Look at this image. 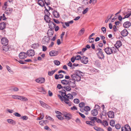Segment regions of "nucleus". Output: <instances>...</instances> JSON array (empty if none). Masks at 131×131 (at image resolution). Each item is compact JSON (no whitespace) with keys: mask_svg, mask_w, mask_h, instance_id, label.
<instances>
[{"mask_svg":"<svg viewBox=\"0 0 131 131\" xmlns=\"http://www.w3.org/2000/svg\"><path fill=\"white\" fill-rule=\"evenodd\" d=\"M58 96L62 101H64L66 104L69 106H70L71 105L72 103L69 100L70 99H73V96L71 94H67L66 97H64V100L60 95L58 94Z\"/></svg>","mask_w":131,"mask_h":131,"instance_id":"1","label":"nucleus"},{"mask_svg":"<svg viewBox=\"0 0 131 131\" xmlns=\"http://www.w3.org/2000/svg\"><path fill=\"white\" fill-rule=\"evenodd\" d=\"M83 73L79 71H76L74 74L71 75V79L75 81H79L80 80Z\"/></svg>","mask_w":131,"mask_h":131,"instance_id":"2","label":"nucleus"},{"mask_svg":"<svg viewBox=\"0 0 131 131\" xmlns=\"http://www.w3.org/2000/svg\"><path fill=\"white\" fill-rule=\"evenodd\" d=\"M104 51L105 53L108 55L114 53H115L117 52V49L114 47H108L104 49Z\"/></svg>","mask_w":131,"mask_h":131,"instance_id":"3","label":"nucleus"},{"mask_svg":"<svg viewBox=\"0 0 131 131\" xmlns=\"http://www.w3.org/2000/svg\"><path fill=\"white\" fill-rule=\"evenodd\" d=\"M12 97L13 99H18L21 101L26 102L28 100V99L27 98L21 96L13 95H12Z\"/></svg>","mask_w":131,"mask_h":131,"instance_id":"4","label":"nucleus"},{"mask_svg":"<svg viewBox=\"0 0 131 131\" xmlns=\"http://www.w3.org/2000/svg\"><path fill=\"white\" fill-rule=\"evenodd\" d=\"M44 7L45 9V11H46L47 13L44 16V19L47 23H49L51 21V19L49 17V16L50 15V13L48 12V10L47 9L46 6H45Z\"/></svg>","mask_w":131,"mask_h":131,"instance_id":"5","label":"nucleus"},{"mask_svg":"<svg viewBox=\"0 0 131 131\" xmlns=\"http://www.w3.org/2000/svg\"><path fill=\"white\" fill-rule=\"evenodd\" d=\"M98 52L97 53L98 57L100 59H103L104 57V56L103 53L102 49H97Z\"/></svg>","mask_w":131,"mask_h":131,"instance_id":"6","label":"nucleus"},{"mask_svg":"<svg viewBox=\"0 0 131 131\" xmlns=\"http://www.w3.org/2000/svg\"><path fill=\"white\" fill-rule=\"evenodd\" d=\"M50 38L47 36H45L42 38V43L45 44H47L49 42Z\"/></svg>","mask_w":131,"mask_h":131,"instance_id":"7","label":"nucleus"},{"mask_svg":"<svg viewBox=\"0 0 131 131\" xmlns=\"http://www.w3.org/2000/svg\"><path fill=\"white\" fill-rule=\"evenodd\" d=\"M75 81L70 79H69V85L70 87L74 88L76 86Z\"/></svg>","mask_w":131,"mask_h":131,"instance_id":"8","label":"nucleus"},{"mask_svg":"<svg viewBox=\"0 0 131 131\" xmlns=\"http://www.w3.org/2000/svg\"><path fill=\"white\" fill-rule=\"evenodd\" d=\"M122 131H131L130 126L128 124L125 125L124 127H122L121 128Z\"/></svg>","mask_w":131,"mask_h":131,"instance_id":"9","label":"nucleus"},{"mask_svg":"<svg viewBox=\"0 0 131 131\" xmlns=\"http://www.w3.org/2000/svg\"><path fill=\"white\" fill-rule=\"evenodd\" d=\"M45 79L43 77L39 78L35 80L36 82L40 83H44L45 82Z\"/></svg>","mask_w":131,"mask_h":131,"instance_id":"10","label":"nucleus"},{"mask_svg":"<svg viewBox=\"0 0 131 131\" xmlns=\"http://www.w3.org/2000/svg\"><path fill=\"white\" fill-rule=\"evenodd\" d=\"M35 52L34 50L32 49L29 50L27 52V55L29 57H32L34 56Z\"/></svg>","mask_w":131,"mask_h":131,"instance_id":"11","label":"nucleus"},{"mask_svg":"<svg viewBox=\"0 0 131 131\" xmlns=\"http://www.w3.org/2000/svg\"><path fill=\"white\" fill-rule=\"evenodd\" d=\"M122 43L120 41H117L115 45L114 46L115 48L117 49V52L119 50L118 48L122 46Z\"/></svg>","mask_w":131,"mask_h":131,"instance_id":"12","label":"nucleus"},{"mask_svg":"<svg viewBox=\"0 0 131 131\" xmlns=\"http://www.w3.org/2000/svg\"><path fill=\"white\" fill-rule=\"evenodd\" d=\"M27 56V54L24 52H21L19 54V57L20 59H24Z\"/></svg>","mask_w":131,"mask_h":131,"instance_id":"13","label":"nucleus"},{"mask_svg":"<svg viewBox=\"0 0 131 131\" xmlns=\"http://www.w3.org/2000/svg\"><path fill=\"white\" fill-rule=\"evenodd\" d=\"M81 61L82 63L86 64L88 62V58L85 56L82 57Z\"/></svg>","mask_w":131,"mask_h":131,"instance_id":"14","label":"nucleus"},{"mask_svg":"<svg viewBox=\"0 0 131 131\" xmlns=\"http://www.w3.org/2000/svg\"><path fill=\"white\" fill-rule=\"evenodd\" d=\"M63 117H64L65 119L67 120H69L70 119L71 115L70 114L68 113L65 112L63 114Z\"/></svg>","mask_w":131,"mask_h":131,"instance_id":"15","label":"nucleus"},{"mask_svg":"<svg viewBox=\"0 0 131 131\" xmlns=\"http://www.w3.org/2000/svg\"><path fill=\"white\" fill-rule=\"evenodd\" d=\"M58 52L57 51L52 50L49 52V55L50 56H55L58 54Z\"/></svg>","mask_w":131,"mask_h":131,"instance_id":"16","label":"nucleus"},{"mask_svg":"<svg viewBox=\"0 0 131 131\" xmlns=\"http://www.w3.org/2000/svg\"><path fill=\"white\" fill-rule=\"evenodd\" d=\"M1 42L4 45H7L8 43V40L7 38H4L1 40Z\"/></svg>","mask_w":131,"mask_h":131,"instance_id":"17","label":"nucleus"},{"mask_svg":"<svg viewBox=\"0 0 131 131\" xmlns=\"http://www.w3.org/2000/svg\"><path fill=\"white\" fill-rule=\"evenodd\" d=\"M48 25L49 28L50 29H53L55 27L56 24L51 21H50Z\"/></svg>","mask_w":131,"mask_h":131,"instance_id":"18","label":"nucleus"},{"mask_svg":"<svg viewBox=\"0 0 131 131\" xmlns=\"http://www.w3.org/2000/svg\"><path fill=\"white\" fill-rule=\"evenodd\" d=\"M131 25L130 22L127 21L125 22L123 24V26L125 28H128L130 27Z\"/></svg>","mask_w":131,"mask_h":131,"instance_id":"19","label":"nucleus"},{"mask_svg":"<svg viewBox=\"0 0 131 131\" xmlns=\"http://www.w3.org/2000/svg\"><path fill=\"white\" fill-rule=\"evenodd\" d=\"M54 31L53 29H50L48 30L47 33V35H48V37H49L53 35Z\"/></svg>","mask_w":131,"mask_h":131,"instance_id":"20","label":"nucleus"},{"mask_svg":"<svg viewBox=\"0 0 131 131\" xmlns=\"http://www.w3.org/2000/svg\"><path fill=\"white\" fill-rule=\"evenodd\" d=\"M107 115L108 117L109 118H112L114 117V113L113 111H109L108 112Z\"/></svg>","mask_w":131,"mask_h":131,"instance_id":"21","label":"nucleus"},{"mask_svg":"<svg viewBox=\"0 0 131 131\" xmlns=\"http://www.w3.org/2000/svg\"><path fill=\"white\" fill-rule=\"evenodd\" d=\"M128 34V32L127 30L125 29L123 30L121 33L122 35L123 36H127Z\"/></svg>","mask_w":131,"mask_h":131,"instance_id":"22","label":"nucleus"},{"mask_svg":"<svg viewBox=\"0 0 131 131\" xmlns=\"http://www.w3.org/2000/svg\"><path fill=\"white\" fill-rule=\"evenodd\" d=\"M91 113L93 116H96L97 115L98 113V111L96 109H94L92 110Z\"/></svg>","mask_w":131,"mask_h":131,"instance_id":"23","label":"nucleus"},{"mask_svg":"<svg viewBox=\"0 0 131 131\" xmlns=\"http://www.w3.org/2000/svg\"><path fill=\"white\" fill-rule=\"evenodd\" d=\"M7 122L10 124H12L13 125H15L16 122L15 121L11 119H8L7 120Z\"/></svg>","mask_w":131,"mask_h":131,"instance_id":"24","label":"nucleus"},{"mask_svg":"<svg viewBox=\"0 0 131 131\" xmlns=\"http://www.w3.org/2000/svg\"><path fill=\"white\" fill-rule=\"evenodd\" d=\"M6 27V24L4 22H2L0 24V29L3 30Z\"/></svg>","mask_w":131,"mask_h":131,"instance_id":"25","label":"nucleus"},{"mask_svg":"<svg viewBox=\"0 0 131 131\" xmlns=\"http://www.w3.org/2000/svg\"><path fill=\"white\" fill-rule=\"evenodd\" d=\"M39 46V44L37 43H35L31 45V47L34 49H36Z\"/></svg>","mask_w":131,"mask_h":131,"instance_id":"26","label":"nucleus"},{"mask_svg":"<svg viewBox=\"0 0 131 131\" xmlns=\"http://www.w3.org/2000/svg\"><path fill=\"white\" fill-rule=\"evenodd\" d=\"M54 16L56 18H58L59 17V13L57 11L54 10L52 12Z\"/></svg>","mask_w":131,"mask_h":131,"instance_id":"27","label":"nucleus"},{"mask_svg":"<svg viewBox=\"0 0 131 131\" xmlns=\"http://www.w3.org/2000/svg\"><path fill=\"white\" fill-rule=\"evenodd\" d=\"M123 15L125 16L124 17H123V19L129 17L131 15V13L130 12L128 13H123Z\"/></svg>","mask_w":131,"mask_h":131,"instance_id":"28","label":"nucleus"},{"mask_svg":"<svg viewBox=\"0 0 131 131\" xmlns=\"http://www.w3.org/2000/svg\"><path fill=\"white\" fill-rule=\"evenodd\" d=\"M85 31V30L84 28H82L80 30L78 33V35L80 36L83 35Z\"/></svg>","mask_w":131,"mask_h":131,"instance_id":"29","label":"nucleus"},{"mask_svg":"<svg viewBox=\"0 0 131 131\" xmlns=\"http://www.w3.org/2000/svg\"><path fill=\"white\" fill-rule=\"evenodd\" d=\"M69 82V80L68 81L67 80L64 79L62 80L61 81V83L63 85L68 84Z\"/></svg>","mask_w":131,"mask_h":131,"instance_id":"30","label":"nucleus"},{"mask_svg":"<svg viewBox=\"0 0 131 131\" xmlns=\"http://www.w3.org/2000/svg\"><path fill=\"white\" fill-rule=\"evenodd\" d=\"M63 75L61 74H59L58 75L57 74L55 75L54 78L56 79H58L59 78H61L63 77Z\"/></svg>","mask_w":131,"mask_h":131,"instance_id":"31","label":"nucleus"},{"mask_svg":"<svg viewBox=\"0 0 131 131\" xmlns=\"http://www.w3.org/2000/svg\"><path fill=\"white\" fill-rule=\"evenodd\" d=\"M38 3L39 5L41 6H45L44 2L42 0H39L38 2Z\"/></svg>","mask_w":131,"mask_h":131,"instance_id":"32","label":"nucleus"},{"mask_svg":"<svg viewBox=\"0 0 131 131\" xmlns=\"http://www.w3.org/2000/svg\"><path fill=\"white\" fill-rule=\"evenodd\" d=\"M86 123L90 125L94 126V122L92 121H86Z\"/></svg>","mask_w":131,"mask_h":131,"instance_id":"33","label":"nucleus"},{"mask_svg":"<svg viewBox=\"0 0 131 131\" xmlns=\"http://www.w3.org/2000/svg\"><path fill=\"white\" fill-rule=\"evenodd\" d=\"M3 50L5 51H8L9 49V48L8 47V46H7V45H4V46L3 47Z\"/></svg>","mask_w":131,"mask_h":131,"instance_id":"34","label":"nucleus"},{"mask_svg":"<svg viewBox=\"0 0 131 131\" xmlns=\"http://www.w3.org/2000/svg\"><path fill=\"white\" fill-rule=\"evenodd\" d=\"M38 90L39 92H42V93L44 94H46V91L43 88H39V89Z\"/></svg>","mask_w":131,"mask_h":131,"instance_id":"35","label":"nucleus"},{"mask_svg":"<svg viewBox=\"0 0 131 131\" xmlns=\"http://www.w3.org/2000/svg\"><path fill=\"white\" fill-rule=\"evenodd\" d=\"M63 88L67 91H70L71 90L70 87L67 85H66L63 86Z\"/></svg>","mask_w":131,"mask_h":131,"instance_id":"36","label":"nucleus"},{"mask_svg":"<svg viewBox=\"0 0 131 131\" xmlns=\"http://www.w3.org/2000/svg\"><path fill=\"white\" fill-rule=\"evenodd\" d=\"M54 64L57 66H59L60 64V62L58 60H54L53 61Z\"/></svg>","mask_w":131,"mask_h":131,"instance_id":"37","label":"nucleus"},{"mask_svg":"<svg viewBox=\"0 0 131 131\" xmlns=\"http://www.w3.org/2000/svg\"><path fill=\"white\" fill-rule=\"evenodd\" d=\"M115 121L114 120H111L110 121V124L111 126H114L115 125Z\"/></svg>","mask_w":131,"mask_h":131,"instance_id":"38","label":"nucleus"},{"mask_svg":"<svg viewBox=\"0 0 131 131\" xmlns=\"http://www.w3.org/2000/svg\"><path fill=\"white\" fill-rule=\"evenodd\" d=\"M39 102L40 104H41V105L43 107H45L46 106V103L43 102L42 101H39Z\"/></svg>","mask_w":131,"mask_h":131,"instance_id":"39","label":"nucleus"},{"mask_svg":"<svg viewBox=\"0 0 131 131\" xmlns=\"http://www.w3.org/2000/svg\"><path fill=\"white\" fill-rule=\"evenodd\" d=\"M56 117L60 120H62L63 119V118L61 116V115H57Z\"/></svg>","mask_w":131,"mask_h":131,"instance_id":"40","label":"nucleus"},{"mask_svg":"<svg viewBox=\"0 0 131 131\" xmlns=\"http://www.w3.org/2000/svg\"><path fill=\"white\" fill-rule=\"evenodd\" d=\"M89 119L91 120V121L93 122L94 121H97V118L95 117H90Z\"/></svg>","mask_w":131,"mask_h":131,"instance_id":"41","label":"nucleus"},{"mask_svg":"<svg viewBox=\"0 0 131 131\" xmlns=\"http://www.w3.org/2000/svg\"><path fill=\"white\" fill-rule=\"evenodd\" d=\"M44 2L47 5V6L49 8V7H48V5L50 4V2L49 0H44Z\"/></svg>","mask_w":131,"mask_h":131,"instance_id":"42","label":"nucleus"},{"mask_svg":"<svg viewBox=\"0 0 131 131\" xmlns=\"http://www.w3.org/2000/svg\"><path fill=\"white\" fill-rule=\"evenodd\" d=\"M84 110L86 111H88L90 110V108L89 106H86L84 107Z\"/></svg>","mask_w":131,"mask_h":131,"instance_id":"43","label":"nucleus"},{"mask_svg":"<svg viewBox=\"0 0 131 131\" xmlns=\"http://www.w3.org/2000/svg\"><path fill=\"white\" fill-rule=\"evenodd\" d=\"M61 93H62L61 95L62 97L63 98V100H64V97H66V94L65 93V92H62L61 91H60Z\"/></svg>","mask_w":131,"mask_h":131,"instance_id":"44","label":"nucleus"},{"mask_svg":"<svg viewBox=\"0 0 131 131\" xmlns=\"http://www.w3.org/2000/svg\"><path fill=\"white\" fill-rule=\"evenodd\" d=\"M55 70L52 71H49L48 72V75L50 76H52L55 72Z\"/></svg>","mask_w":131,"mask_h":131,"instance_id":"45","label":"nucleus"},{"mask_svg":"<svg viewBox=\"0 0 131 131\" xmlns=\"http://www.w3.org/2000/svg\"><path fill=\"white\" fill-rule=\"evenodd\" d=\"M85 105V103L84 102H81L79 104V106L80 107H82Z\"/></svg>","mask_w":131,"mask_h":131,"instance_id":"46","label":"nucleus"},{"mask_svg":"<svg viewBox=\"0 0 131 131\" xmlns=\"http://www.w3.org/2000/svg\"><path fill=\"white\" fill-rule=\"evenodd\" d=\"M75 57L76 60H81L82 58V57L79 55H77Z\"/></svg>","mask_w":131,"mask_h":131,"instance_id":"47","label":"nucleus"},{"mask_svg":"<svg viewBox=\"0 0 131 131\" xmlns=\"http://www.w3.org/2000/svg\"><path fill=\"white\" fill-rule=\"evenodd\" d=\"M89 42L90 43H91L93 42L94 41V39L93 38H90V37H89Z\"/></svg>","mask_w":131,"mask_h":131,"instance_id":"48","label":"nucleus"},{"mask_svg":"<svg viewBox=\"0 0 131 131\" xmlns=\"http://www.w3.org/2000/svg\"><path fill=\"white\" fill-rule=\"evenodd\" d=\"M73 101L75 103L78 104L79 102V100L78 99H75Z\"/></svg>","mask_w":131,"mask_h":131,"instance_id":"49","label":"nucleus"},{"mask_svg":"<svg viewBox=\"0 0 131 131\" xmlns=\"http://www.w3.org/2000/svg\"><path fill=\"white\" fill-rule=\"evenodd\" d=\"M115 128L117 129H119L121 128V126L119 124H117L115 126Z\"/></svg>","mask_w":131,"mask_h":131,"instance_id":"50","label":"nucleus"},{"mask_svg":"<svg viewBox=\"0 0 131 131\" xmlns=\"http://www.w3.org/2000/svg\"><path fill=\"white\" fill-rule=\"evenodd\" d=\"M45 121H41L39 122V123L40 125H43L45 123Z\"/></svg>","mask_w":131,"mask_h":131,"instance_id":"51","label":"nucleus"},{"mask_svg":"<svg viewBox=\"0 0 131 131\" xmlns=\"http://www.w3.org/2000/svg\"><path fill=\"white\" fill-rule=\"evenodd\" d=\"M28 117L26 116H24L21 117V118L23 120H27L28 119Z\"/></svg>","mask_w":131,"mask_h":131,"instance_id":"52","label":"nucleus"},{"mask_svg":"<svg viewBox=\"0 0 131 131\" xmlns=\"http://www.w3.org/2000/svg\"><path fill=\"white\" fill-rule=\"evenodd\" d=\"M83 2L86 5L89 4V1L88 0H83Z\"/></svg>","mask_w":131,"mask_h":131,"instance_id":"53","label":"nucleus"},{"mask_svg":"<svg viewBox=\"0 0 131 131\" xmlns=\"http://www.w3.org/2000/svg\"><path fill=\"white\" fill-rule=\"evenodd\" d=\"M88 8H86L83 12V14H85L88 11Z\"/></svg>","mask_w":131,"mask_h":131,"instance_id":"54","label":"nucleus"},{"mask_svg":"<svg viewBox=\"0 0 131 131\" xmlns=\"http://www.w3.org/2000/svg\"><path fill=\"white\" fill-rule=\"evenodd\" d=\"M7 2H6L4 4V6L3 7V8L4 9H6L7 8Z\"/></svg>","mask_w":131,"mask_h":131,"instance_id":"55","label":"nucleus"},{"mask_svg":"<svg viewBox=\"0 0 131 131\" xmlns=\"http://www.w3.org/2000/svg\"><path fill=\"white\" fill-rule=\"evenodd\" d=\"M101 29L103 33L105 34V33L106 31V29L104 27H102L101 28Z\"/></svg>","mask_w":131,"mask_h":131,"instance_id":"56","label":"nucleus"},{"mask_svg":"<svg viewBox=\"0 0 131 131\" xmlns=\"http://www.w3.org/2000/svg\"><path fill=\"white\" fill-rule=\"evenodd\" d=\"M13 90L15 92L19 90V89L16 87H14L13 89Z\"/></svg>","mask_w":131,"mask_h":131,"instance_id":"57","label":"nucleus"},{"mask_svg":"<svg viewBox=\"0 0 131 131\" xmlns=\"http://www.w3.org/2000/svg\"><path fill=\"white\" fill-rule=\"evenodd\" d=\"M14 114L17 117H20L21 115L20 114L16 112L14 113Z\"/></svg>","mask_w":131,"mask_h":131,"instance_id":"58","label":"nucleus"},{"mask_svg":"<svg viewBox=\"0 0 131 131\" xmlns=\"http://www.w3.org/2000/svg\"><path fill=\"white\" fill-rule=\"evenodd\" d=\"M65 34V32H62V33L61 35V38L62 40H63V36Z\"/></svg>","mask_w":131,"mask_h":131,"instance_id":"59","label":"nucleus"},{"mask_svg":"<svg viewBox=\"0 0 131 131\" xmlns=\"http://www.w3.org/2000/svg\"><path fill=\"white\" fill-rule=\"evenodd\" d=\"M6 68L9 72H11L10 68L9 66H6Z\"/></svg>","mask_w":131,"mask_h":131,"instance_id":"60","label":"nucleus"},{"mask_svg":"<svg viewBox=\"0 0 131 131\" xmlns=\"http://www.w3.org/2000/svg\"><path fill=\"white\" fill-rule=\"evenodd\" d=\"M57 88L59 89H60L63 88V87L60 84H58L57 86Z\"/></svg>","mask_w":131,"mask_h":131,"instance_id":"61","label":"nucleus"},{"mask_svg":"<svg viewBox=\"0 0 131 131\" xmlns=\"http://www.w3.org/2000/svg\"><path fill=\"white\" fill-rule=\"evenodd\" d=\"M53 21H54V22L55 23H56L57 24H58L60 23V22L58 21V20L57 19H53Z\"/></svg>","mask_w":131,"mask_h":131,"instance_id":"62","label":"nucleus"},{"mask_svg":"<svg viewBox=\"0 0 131 131\" xmlns=\"http://www.w3.org/2000/svg\"><path fill=\"white\" fill-rule=\"evenodd\" d=\"M42 50L43 51H45L47 50V48L45 46H43L42 47Z\"/></svg>","mask_w":131,"mask_h":131,"instance_id":"63","label":"nucleus"},{"mask_svg":"<svg viewBox=\"0 0 131 131\" xmlns=\"http://www.w3.org/2000/svg\"><path fill=\"white\" fill-rule=\"evenodd\" d=\"M71 109L72 110H77V108L75 106H74L72 107L71 108Z\"/></svg>","mask_w":131,"mask_h":131,"instance_id":"64","label":"nucleus"}]
</instances>
